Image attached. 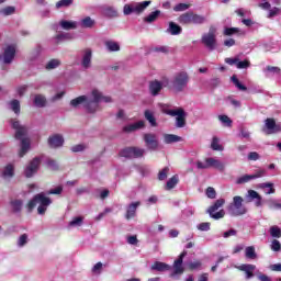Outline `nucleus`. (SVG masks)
<instances>
[{"label":"nucleus","instance_id":"obj_1","mask_svg":"<svg viewBox=\"0 0 281 281\" xmlns=\"http://www.w3.org/2000/svg\"><path fill=\"white\" fill-rule=\"evenodd\" d=\"M187 256L188 250H183L173 261L171 278L183 276L186 269H189V271H201L203 269V263L201 261L186 260Z\"/></svg>","mask_w":281,"mask_h":281},{"label":"nucleus","instance_id":"obj_2","mask_svg":"<svg viewBox=\"0 0 281 281\" xmlns=\"http://www.w3.org/2000/svg\"><path fill=\"white\" fill-rule=\"evenodd\" d=\"M93 99H89L87 94L79 95L70 101V106L72 109H82L86 113H95L98 111L99 102H102V93L98 92V90L92 91Z\"/></svg>","mask_w":281,"mask_h":281},{"label":"nucleus","instance_id":"obj_3","mask_svg":"<svg viewBox=\"0 0 281 281\" xmlns=\"http://www.w3.org/2000/svg\"><path fill=\"white\" fill-rule=\"evenodd\" d=\"M52 203V198L47 196L45 192H40L35 194L27 203V212H33L34 207H37V214L43 216L47 212V207Z\"/></svg>","mask_w":281,"mask_h":281},{"label":"nucleus","instance_id":"obj_4","mask_svg":"<svg viewBox=\"0 0 281 281\" xmlns=\"http://www.w3.org/2000/svg\"><path fill=\"white\" fill-rule=\"evenodd\" d=\"M246 201L248 203H252L255 201L256 207H262V203H266L269 207V210H281V203L278 201L270 199V200H263L262 195L258 193V191L254 189H249L246 194Z\"/></svg>","mask_w":281,"mask_h":281},{"label":"nucleus","instance_id":"obj_5","mask_svg":"<svg viewBox=\"0 0 281 281\" xmlns=\"http://www.w3.org/2000/svg\"><path fill=\"white\" fill-rule=\"evenodd\" d=\"M234 269H238V271H243L245 273V280H254V278H258L260 281H272L271 277L260 272L256 265L252 263H243L240 266H234Z\"/></svg>","mask_w":281,"mask_h":281},{"label":"nucleus","instance_id":"obj_6","mask_svg":"<svg viewBox=\"0 0 281 281\" xmlns=\"http://www.w3.org/2000/svg\"><path fill=\"white\" fill-rule=\"evenodd\" d=\"M188 82H190V76L186 71H180L175 75L172 80H168V89L175 93H181L188 87Z\"/></svg>","mask_w":281,"mask_h":281},{"label":"nucleus","instance_id":"obj_7","mask_svg":"<svg viewBox=\"0 0 281 281\" xmlns=\"http://www.w3.org/2000/svg\"><path fill=\"white\" fill-rule=\"evenodd\" d=\"M146 155V149L137 146H127L119 150V157L123 159H142Z\"/></svg>","mask_w":281,"mask_h":281},{"label":"nucleus","instance_id":"obj_8","mask_svg":"<svg viewBox=\"0 0 281 281\" xmlns=\"http://www.w3.org/2000/svg\"><path fill=\"white\" fill-rule=\"evenodd\" d=\"M150 3H153L150 0L127 3L123 7V14L125 16H131V14H142V12H144L148 5H150Z\"/></svg>","mask_w":281,"mask_h":281},{"label":"nucleus","instance_id":"obj_9","mask_svg":"<svg viewBox=\"0 0 281 281\" xmlns=\"http://www.w3.org/2000/svg\"><path fill=\"white\" fill-rule=\"evenodd\" d=\"M231 82L236 87L238 91H244L246 93H263L265 90H262V87L256 85V83H250L248 87L243 83V81L238 80V77L236 75H233L231 77Z\"/></svg>","mask_w":281,"mask_h":281},{"label":"nucleus","instance_id":"obj_10","mask_svg":"<svg viewBox=\"0 0 281 281\" xmlns=\"http://www.w3.org/2000/svg\"><path fill=\"white\" fill-rule=\"evenodd\" d=\"M243 196L235 195L233 202L228 205V213L231 216H245L247 214V206L243 204Z\"/></svg>","mask_w":281,"mask_h":281},{"label":"nucleus","instance_id":"obj_11","mask_svg":"<svg viewBox=\"0 0 281 281\" xmlns=\"http://www.w3.org/2000/svg\"><path fill=\"white\" fill-rule=\"evenodd\" d=\"M222 205H225V199L216 200L213 203V205H211L206 210V214H209L210 218H213V221H221V218L225 217V210H223V209L221 210Z\"/></svg>","mask_w":281,"mask_h":281},{"label":"nucleus","instance_id":"obj_12","mask_svg":"<svg viewBox=\"0 0 281 281\" xmlns=\"http://www.w3.org/2000/svg\"><path fill=\"white\" fill-rule=\"evenodd\" d=\"M263 135H278L281 133V122H277L274 117H267L261 128Z\"/></svg>","mask_w":281,"mask_h":281},{"label":"nucleus","instance_id":"obj_13","mask_svg":"<svg viewBox=\"0 0 281 281\" xmlns=\"http://www.w3.org/2000/svg\"><path fill=\"white\" fill-rule=\"evenodd\" d=\"M198 170H207V168H215V170H220L223 172L225 170V165L215 158H206L205 162L198 160L196 161Z\"/></svg>","mask_w":281,"mask_h":281},{"label":"nucleus","instance_id":"obj_14","mask_svg":"<svg viewBox=\"0 0 281 281\" xmlns=\"http://www.w3.org/2000/svg\"><path fill=\"white\" fill-rule=\"evenodd\" d=\"M202 45L209 49V52H214L216 49V45L218 44L216 40V33L210 29L209 33H204L201 38Z\"/></svg>","mask_w":281,"mask_h":281},{"label":"nucleus","instance_id":"obj_15","mask_svg":"<svg viewBox=\"0 0 281 281\" xmlns=\"http://www.w3.org/2000/svg\"><path fill=\"white\" fill-rule=\"evenodd\" d=\"M166 87H168V79L165 81L157 79L149 81V95H151V98H157V95H159V93H161Z\"/></svg>","mask_w":281,"mask_h":281},{"label":"nucleus","instance_id":"obj_16","mask_svg":"<svg viewBox=\"0 0 281 281\" xmlns=\"http://www.w3.org/2000/svg\"><path fill=\"white\" fill-rule=\"evenodd\" d=\"M225 63L226 65L231 66L235 65L237 69H249V67H251V61L249 60V58H245L244 60H241L240 55L227 57L225 58Z\"/></svg>","mask_w":281,"mask_h":281},{"label":"nucleus","instance_id":"obj_17","mask_svg":"<svg viewBox=\"0 0 281 281\" xmlns=\"http://www.w3.org/2000/svg\"><path fill=\"white\" fill-rule=\"evenodd\" d=\"M38 170H41V157L36 156L29 162V165H26L24 169V177H26V179H32Z\"/></svg>","mask_w":281,"mask_h":281},{"label":"nucleus","instance_id":"obj_18","mask_svg":"<svg viewBox=\"0 0 281 281\" xmlns=\"http://www.w3.org/2000/svg\"><path fill=\"white\" fill-rule=\"evenodd\" d=\"M259 8H261V10H268L269 19H276L281 12V9L278 7L271 8V2H269V0H259Z\"/></svg>","mask_w":281,"mask_h":281},{"label":"nucleus","instance_id":"obj_19","mask_svg":"<svg viewBox=\"0 0 281 281\" xmlns=\"http://www.w3.org/2000/svg\"><path fill=\"white\" fill-rule=\"evenodd\" d=\"M11 126L15 131V139L19 142L22 139H27V128L21 125L20 121H11Z\"/></svg>","mask_w":281,"mask_h":281},{"label":"nucleus","instance_id":"obj_20","mask_svg":"<svg viewBox=\"0 0 281 281\" xmlns=\"http://www.w3.org/2000/svg\"><path fill=\"white\" fill-rule=\"evenodd\" d=\"M91 60H93V50L91 48H85L81 50L80 65L82 69H91Z\"/></svg>","mask_w":281,"mask_h":281},{"label":"nucleus","instance_id":"obj_21","mask_svg":"<svg viewBox=\"0 0 281 281\" xmlns=\"http://www.w3.org/2000/svg\"><path fill=\"white\" fill-rule=\"evenodd\" d=\"M16 57V46L14 44H9L4 48L3 63L4 65H12V61Z\"/></svg>","mask_w":281,"mask_h":281},{"label":"nucleus","instance_id":"obj_22","mask_svg":"<svg viewBox=\"0 0 281 281\" xmlns=\"http://www.w3.org/2000/svg\"><path fill=\"white\" fill-rule=\"evenodd\" d=\"M146 128V122L144 120L126 124L122 127L123 133H136V131H144Z\"/></svg>","mask_w":281,"mask_h":281},{"label":"nucleus","instance_id":"obj_23","mask_svg":"<svg viewBox=\"0 0 281 281\" xmlns=\"http://www.w3.org/2000/svg\"><path fill=\"white\" fill-rule=\"evenodd\" d=\"M143 139H144L148 150H157V148H159V139H157L156 134L146 133V134H144Z\"/></svg>","mask_w":281,"mask_h":281},{"label":"nucleus","instance_id":"obj_24","mask_svg":"<svg viewBox=\"0 0 281 281\" xmlns=\"http://www.w3.org/2000/svg\"><path fill=\"white\" fill-rule=\"evenodd\" d=\"M48 146L49 148H63L65 146V137L60 134H54L48 137Z\"/></svg>","mask_w":281,"mask_h":281},{"label":"nucleus","instance_id":"obj_25","mask_svg":"<svg viewBox=\"0 0 281 281\" xmlns=\"http://www.w3.org/2000/svg\"><path fill=\"white\" fill-rule=\"evenodd\" d=\"M176 128H184L187 122L186 117H188V112L183 108H179V111L176 112Z\"/></svg>","mask_w":281,"mask_h":281},{"label":"nucleus","instance_id":"obj_26","mask_svg":"<svg viewBox=\"0 0 281 281\" xmlns=\"http://www.w3.org/2000/svg\"><path fill=\"white\" fill-rule=\"evenodd\" d=\"M32 103L35 109H45L47 106V98L41 93L34 94Z\"/></svg>","mask_w":281,"mask_h":281},{"label":"nucleus","instance_id":"obj_27","mask_svg":"<svg viewBox=\"0 0 281 281\" xmlns=\"http://www.w3.org/2000/svg\"><path fill=\"white\" fill-rule=\"evenodd\" d=\"M158 106H159L161 113H164L165 115H170V117H175V115H177V112L179 111V109H181V106L172 108V105H170L168 103H159Z\"/></svg>","mask_w":281,"mask_h":281},{"label":"nucleus","instance_id":"obj_28","mask_svg":"<svg viewBox=\"0 0 281 281\" xmlns=\"http://www.w3.org/2000/svg\"><path fill=\"white\" fill-rule=\"evenodd\" d=\"M139 205H142V202L139 201L132 202L127 205L126 214H125V218L127 221H131V218H134L135 214H137V207H139Z\"/></svg>","mask_w":281,"mask_h":281},{"label":"nucleus","instance_id":"obj_29","mask_svg":"<svg viewBox=\"0 0 281 281\" xmlns=\"http://www.w3.org/2000/svg\"><path fill=\"white\" fill-rule=\"evenodd\" d=\"M166 32L171 36H179V34H182L183 27H181L177 22L170 21Z\"/></svg>","mask_w":281,"mask_h":281},{"label":"nucleus","instance_id":"obj_30","mask_svg":"<svg viewBox=\"0 0 281 281\" xmlns=\"http://www.w3.org/2000/svg\"><path fill=\"white\" fill-rule=\"evenodd\" d=\"M144 117L148 122L149 126H151V128H157V126H159V123H157V116H155L154 111L146 109L144 111Z\"/></svg>","mask_w":281,"mask_h":281},{"label":"nucleus","instance_id":"obj_31","mask_svg":"<svg viewBox=\"0 0 281 281\" xmlns=\"http://www.w3.org/2000/svg\"><path fill=\"white\" fill-rule=\"evenodd\" d=\"M31 148H32V143L30 142V138H23L22 140H20L19 157H25V155L30 153Z\"/></svg>","mask_w":281,"mask_h":281},{"label":"nucleus","instance_id":"obj_32","mask_svg":"<svg viewBox=\"0 0 281 281\" xmlns=\"http://www.w3.org/2000/svg\"><path fill=\"white\" fill-rule=\"evenodd\" d=\"M263 74H265L266 78H273V76L281 75V68L278 66H266L263 68Z\"/></svg>","mask_w":281,"mask_h":281},{"label":"nucleus","instance_id":"obj_33","mask_svg":"<svg viewBox=\"0 0 281 281\" xmlns=\"http://www.w3.org/2000/svg\"><path fill=\"white\" fill-rule=\"evenodd\" d=\"M59 27H61V30H78V22L74 21V20H60L59 21Z\"/></svg>","mask_w":281,"mask_h":281},{"label":"nucleus","instance_id":"obj_34","mask_svg":"<svg viewBox=\"0 0 281 281\" xmlns=\"http://www.w3.org/2000/svg\"><path fill=\"white\" fill-rule=\"evenodd\" d=\"M224 36H243L245 35L244 31L239 27L225 26L223 31Z\"/></svg>","mask_w":281,"mask_h":281},{"label":"nucleus","instance_id":"obj_35","mask_svg":"<svg viewBox=\"0 0 281 281\" xmlns=\"http://www.w3.org/2000/svg\"><path fill=\"white\" fill-rule=\"evenodd\" d=\"M172 267L166 262L162 261H155L151 266V271H159L162 273L164 271H170Z\"/></svg>","mask_w":281,"mask_h":281},{"label":"nucleus","instance_id":"obj_36","mask_svg":"<svg viewBox=\"0 0 281 281\" xmlns=\"http://www.w3.org/2000/svg\"><path fill=\"white\" fill-rule=\"evenodd\" d=\"M58 67H60V59L54 58L47 61L45 66H38L37 69H46V71H52V69H58Z\"/></svg>","mask_w":281,"mask_h":281},{"label":"nucleus","instance_id":"obj_37","mask_svg":"<svg viewBox=\"0 0 281 281\" xmlns=\"http://www.w3.org/2000/svg\"><path fill=\"white\" fill-rule=\"evenodd\" d=\"M246 260H258V252H256L255 246H247L245 248Z\"/></svg>","mask_w":281,"mask_h":281},{"label":"nucleus","instance_id":"obj_38","mask_svg":"<svg viewBox=\"0 0 281 281\" xmlns=\"http://www.w3.org/2000/svg\"><path fill=\"white\" fill-rule=\"evenodd\" d=\"M160 16H161V11L155 10V11H151L149 14H147L144 18V22L148 23V24L155 23V21H157Z\"/></svg>","mask_w":281,"mask_h":281},{"label":"nucleus","instance_id":"obj_39","mask_svg":"<svg viewBox=\"0 0 281 281\" xmlns=\"http://www.w3.org/2000/svg\"><path fill=\"white\" fill-rule=\"evenodd\" d=\"M2 179H12L14 177V165L8 164L1 173Z\"/></svg>","mask_w":281,"mask_h":281},{"label":"nucleus","instance_id":"obj_40","mask_svg":"<svg viewBox=\"0 0 281 281\" xmlns=\"http://www.w3.org/2000/svg\"><path fill=\"white\" fill-rule=\"evenodd\" d=\"M78 25L83 30H89L95 25V20L91 19V16H86L80 22H78Z\"/></svg>","mask_w":281,"mask_h":281},{"label":"nucleus","instance_id":"obj_41","mask_svg":"<svg viewBox=\"0 0 281 281\" xmlns=\"http://www.w3.org/2000/svg\"><path fill=\"white\" fill-rule=\"evenodd\" d=\"M164 142L165 144H177V142H183V137L175 134H165Z\"/></svg>","mask_w":281,"mask_h":281},{"label":"nucleus","instance_id":"obj_42","mask_svg":"<svg viewBox=\"0 0 281 281\" xmlns=\"http://www.w3.org/2000/svg\"><path fill=\"white\" fill-rule=\"evenodd\" d=\"M258 188L260 190H267V188H268V191H266V194H276V184H273V182L259 183Z\"/></svg>","mask_w":281,"mask_h":281},{"label":"nucleus","instance_id":"obj_43","mask_svg":"<svg viewBox=\"0 0 281 281\" xmlns=\"http://www.w3.org/2000/svg\"><path fill=\"white\" fill-rule=\"evenodd\" d=\"M41 54H43V46L41 44H37L30 57L31 63H36L38 58L41 57Z\"/></svg>","mask_w":281,"mask_h":281},{"label":"nucleus","instance_id":"obj_44","mask_svg":"<svg viewBox=\"0 0 281 281\" xmlns=\"http://www.w3.org/2000/svg\"><path fill=\"white\" fill-rule=\"evenodd\" d=\"M178 22L181 25H190V23H192V12H187V13L181 14L178 18Z\"/></svg>","mask_w":281,"mask_h":281},{"label":"nucleus","instance_id":"obj_45","mask_svg":"<svg viewBox=\"0 0 281 281\" xmlns=\"http://www.w3.org/2000/svg\"><path fill=\"white\" fill-rule=\"evenodd\" d=\"M74 34L71 33H59L55 36V43H65V41H72Z\"/></svg>","mask_w":281,"mask_h":281},{"label":"nucleus","instance_id":"obj_46","mask_svg":"<svg viewBox=\"0 0 281 281\" xmlns=\"http://www.w3.org/2000/svg\"><path fill=\"white\" fill-rule=\"evenodd\" d=\"M13 214H19L23 210V200H12L10 202Z\"/></svg>","mask_w":281,"mask_h":281},{"label":"nucleus","instance_id":"obj_47","mask_svg":"<svg viewBox=\"0 0 281 281\" xmlns=\"http://www.w3.org/2000/svg\"><path fill=\"white\" fill-rule=\"evenodd\" d=\"M211 148L216 151H223L225 150V147L221 145V138L218 136H213L212 142H211Z\"/></svg>","mask_w":281,"mask_h":281},{"label":"nucleus","instance_id":"obj_48","mask_svg":"<svg viewBox=\"0 0 281 281\" xmlns=\"http://www.w3.org/2000/svg\"><path fill=\"white\" fill-rule=\"evenodd\" d=\"M9 109L15 113V115H19L21 113V101L19 99H13L9 102Z\"/></svg>","mask_w":281,"mask_h":281},{"label":"nucleus","instance_id":"obj_49","mask_svg":"<svg viewBox=\"0 0 281 281\" xmlns=\"http://www.w3.org/2000/svg\"><path fill=\"white\" fill-rule=\"evenodd\" d=\"M105 47L108 52H120V43L112 40L105 42Z\"/></svg>","mask_w":281,"mask_h":281},{"label":"nucleus","instance_id":"obj_50","mask_svg":"<svg viewBox=\"0 0 281 281\" xmlns=\"http://www.w3.org/2000/svg\"><path fill=\"white\" fill-rule=\"evenodd\" d=\"M218 120L222 125L226 126L227 128H232V124H234V121L228 117L226 114H220Z\"/></svg>","mask_w":281,"mask_h":281},{"label":"nucleus","instance_id":"obj_51","mask_svg":"<svg viewBox=\"0 0 281 281\" xmlns=\"http://www.w3.org/2000/svg\"><path fill=\"white\" fill-rule=\"evenodd\" d=\"M16 12V7L8 5L5 8L0 9L1 16H12Z\"/></svg>","mask_w":281,"mask_h":281},{"label":"nucleus","instance_id":"obj_52","mask_svg":"<svg viewBox=\"0 0 281 281\" xmlns=\"http://www.w3.org/2000/svg\"><path fill=\"white\" fill-rule=\"evenodd\" d=\"M249 181H254V178L249 173H245L236 179L237 186H243L245 183H249Z\"/></svg>","mask_w":281,"mask_h":281},{"label":"nucleus","instance_id":"obj_53","mask_svg":"<svg viewBox=\"0 0 281 281\" xmlns=\"http://www.w3.org/2000/svg\"><path fill=\"white\" fill-rule=\"evenodd\" d=\"M103 15L106 19H116L117 10L113 9V7H108L103 10Z\"/></svg>","mask_w":281,"mask_h":281},{"label":"nucleus","instance_id":"obj_54","mask_svg":"<svg viewBox=\"0 0 281 281\" xmlns=\"http://www.w3.org/2000/svg\"><path fill=\"white\" fill-rule=\"evenodd\" d=\"M177 183H179V176L175 175L171 177L167 183H166V190H172L177 187Z\"/></svg>","mask_w":281,"mask_h":281},{"label":"nucleus","instance_id":"obj_55","mask_svg":"<svg viewBox=\"0 0 281 281\" xmlns=\"http://www.w3.org/2000/svg\"><path fill=\"white\" fill-rule=\"evenodd\" d=\"M82 223H85V217H82V216H75L68 223V227H81Z\"/></svg>","mask_w":281,"mask_h":281},{"label":"nucleus","instance_id":"obj_56","mask_svg":"<svg viewBox=\"0 0 281 281\" xmlns=\"http://www.w3.org/2000/svg\"><path fill=\"white\" fill-rule=\"evenodd\" d=\"M191 23L193 25H203L205 23V16L192 12Z\"/></svg>","mask_w":281,"mask_h":281},{"label":"nucleus","instance_id":"obj_57","mask_svg":"<svg viewBox=\"0 0 281 281\" xmlns=\"http://www.w3.org/2000/svg\"><path fill=\"white\" fill-rule=\"evenodd\" d=\"M271 238H281V228L278 225H273L269 228Z\"/></svg>","mask_w":281,"mask_h":281},{"label":"nucleus","instance_id":"obj_58","mask_svg":"<svg viewBox=\"0 0 281 281\" xmlns=\"http://www.w3.org/2000/svg\"><path fill=\"white\" fill-rule=\"evenodd\" d=\"M223 81L221 80V78L218 77H214V78H211L209 81H207V87H210V89H217V87H221V83Z\"/></svg>","mask_w":281,"mask_h":281},{"label":"nucleus","instance_id":"obj_59","mask_svg":"<svg viewBox=\"0 0 281 281\" xmlns=\"http://www.w3.org/2000/svg\"><path fill=\"white\" fill-rule=\"evenodd\" d=\"M186 10H190V4L184 2H179L173 7V12H186Z\"/></svg>","mask_w":281,"mask_h":281},{"label":"nucleus","instance_id":"obj_60","mask_svg":"<svg viewBox=\"0 0 281 281\" xmlns=\"http://www.w3.org/2000/svg\"><path fill=\"white\" fill-rule=\"evenodd\" d=\"M74 5V0H59L56 3L57 10H60V8H71Z\"/></svg>","mask_w":281,"mask_h":281},{"label":"nucleus","instance_id":"obj_61","mask_svg":"<svg viewBox=\"0 0 281 281\" xmlns=\"http://www.w3.org/2000/svg\"><path fill=\"white\" fill-rule=\"evenodd\" d=\"M238 234V231H236L235 228H229L228 231L224 232L222 235H216L215 238H221V236H223V238H231V236H236Z\"/></svg>","mask_w":281,"mask_h":281},{"label":"nucleus","instance_id":"obj_62","mask_svg":"<svg viewBox=\"0 0 281 281\" xmlns=\"http://www.w3.org/2000/svg\"><path fill=\"white\" fill-rule=\"evenodd\" d=\"M212 224L210 222H202L196 225L199 232H210Z\"/></svg>","mask_w":281,"mask_h":281},{"label":"nucleus","instance_id":"obj_63","mask_svg":"<svg viewBox=\"0 0 281 281\" xmlns=\"http://www.w3.org/2000/svg\"><path fill=\"white\" fill-rule=\"evenodd\" d=\"M182 218H190V216L194 215V209L192 206H188L181 212Z\"/></svg>","mask_w":281,"mask_h":281},{"label":"nucleus","instance_id":"obj_64","mask_svg":"<svg viewBox=\"0 0 281 281\" xmlns=\"http://www.w3.org/2000/svg\"><path fill=\"white\" fill-rule=\"evenodd\" d=\"M270 249H271L272 251H277V252L281 251V244H280V240L273 239L272 243H271V245H270Z\"/></svg>","mask_w":281,"mask_h":281}]
</instances>
